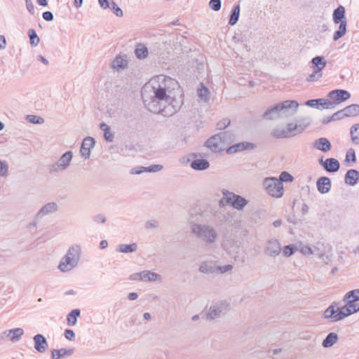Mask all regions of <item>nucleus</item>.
<instances>
[{
	"label": "nucleus",
	"instance_id": "obj_1",
	"mask_svg": "<svg viewBox=\"0 0 359 359\" xmlns=\"http://www.w3.org/2000/svg\"><path fill=\"white\" fill-rule=\"evenodd\" d=\"M144 107L154 114L170 116L182 105V92L178 81L165 75L152 77L142 88Z\"/></svg>",
	"mask_w": 359,
	"mask_h": 359
},
{
	"label": "nucleus",
	"instance_id": "obj_2",
	"mask_svg": "<svg viewBox=\"0 0 359 359\" xmlns=\"http://www.w3.org/2000/svg\"><path fill=\"white\" fill-rule=\"evenodd\" d=\"M81 256V248L79 245L70 247L67 254L62 258L58 269L62 272H68L76 266Z\"/></svg>",
	"mask_w": 359,
	"mask_h": 359
},
{
	"label": "nucleus",
	"instance_id": "obj_3",
	"mask_svg": "<svg viewBox=\"0 0 359 359\" xmlns=\"http://www.w3.org/2000/svg\"><path fill=\"white\" fill-rule=\"evenodd\" d=\"M352 314L351 309L346 305L339 307L337 303L333 302L325 310L323 316L325 318L334 323Z\"/></svg>",
	"mask_w": 359,
	"mask_h": 359
},
{
	"label": "nucleus",
	"instance_id": "obj_4",
	"mask_svg": "<svg viewBox=\"0 0 359 359\" xmlns=\"http://www.w3.org/2000/svg\"><path fill=\"white\" fill-rule=\"evenodd\" d=\"M191 229L193 234L208 243H214L217 237L215 229L209 225L194 224Z\"/></svg>",
	"mask_w": 359,
	"mask_h": 359
},
{
	"label": "nucleus",
	"instance_id": "obj_5",
	"mask_svg": "<svg viewBox=\"0 0 359 359\" xmlns=\"http://www.w3.org/2000/svg\"><path fill=\"white\" fill-rule=\"evenodd\" d=\"M263 185L266 192L274 198H280L283 195V185L278 178L271 177L264 180Z\"/></svg>",
	"mask_w": 359,
	"mask_h": 359
},
{
	"label": "nucleus",
	"instance_id": "obj_6",
	"mask_svg": "<svg viewBox=\"0 0 359 359\" xmlns=\"http://www.w3.org/2000/svg\"><path fill=\"white\" fill-rule=\"evenodd\" d=\"M222 194L224 197L221 202H222L223 200H225L226 204L231 205L236 210H243L248 203V201L243 196L235 194L228 190H224Z\"/></svg>",
	"mask_w": 359,
	"mask_h": 359
},
{
	"label": "nucleus",
	"instance_id": "obj_7",
	"mask_svg": "<svg viewBox=\"0 0 359 359\" xmlns=\"http://www.w3.org/2000/svg\"><path fill=\"white\" fill-rule=\"evenodd\" d=\"M351 97V93L342 89H337L330 91L327 95L331 109H334L339 104L346 101Z\"/></svg>",
	"mask_w": 359,
	"mask_h": 359
},
{
	"label": "nucleus",
	"instance_id": "obj_8",
	"mask_svg": "<svg viewBox=\"0 0 359 359\" xmlns=\"http://www.w3.org/2000/svg\"><path fill=\"white\" fill-rule=\"evenodd\" d=\"M229 304L226 301H221L213 304L205 313L207 320H214L224 315L229 309Z\"/></svg>",
	"mask_w": 359,
	"mask_h": 359
},
{
	"label": "nucleus",
	"instance_id": "obj_9",
	"mask_svg": "<svg viewBox=\"0 0 359 359\" xmlns=\"http://www.w3.org/2000/svg\"><path fill=\"white\" fill-rule=\"evenodd\" d=\"M358 116H359V104H353L333 114L331 120L335 121Z\"/></svg>",
	"mask_w": 359,
	"mask_h": 359
},
{
	"label": "nucleus",
	"instance_id": "obj_10",
	"mask_svg": "<svg viewBox=\"0 0 359 359\" xmlns=\"http://www.w3.org/2000/svg\"><path fill=\"white\" fill-rule=\"evenodd\" d=\"M73 157L72 151H67L62 155L59 160L50 165V172H56L66 170L70 165Z\"/></svg>",
	"mask_w": 359,
	"mask_h": 359
},
{
	"label": "nucleus",
	"instance_id": "obj_11",
	"mask_svg": "<svg viewBox=\"0 0 359 359\" xmlns=\"http://www.w3.org/2000/svg\"><path fill=\"white\" fill-rule=\"evenodd\" d=\"M205 146L214 153H221L226 149L222 136H210L205 142Z\"/></svg>",
	"mask_w": 359,
	"mask_h": 359
},
{
	"label": "nucleus",
	"instance_id": "obj_12",
	"mask_svg": "<svg viewBox=\"0 0 359 359\" xmlns=\"http://www.w3.org/2000/svg\"><path fill=\"white\" fill-rule=\"evenodd\" d=\"M189 157L195 158L191 162L190 167L197 171H203L207 170L210 167V163L208 160L203 158H197L198 157H202L201 153H190Z\"/></svg>",
	"mask_w": 359,
	"mask_h": 359
},
{
	"label": "nucleus",
	"instance_id": "obj_13",
	"mask_svg": "<svg viewBox=\"0 0 359 359\" xmlns=\"http://www.w3.org/2000/svg\"><path fill=\"white\" fill-rule=\"evenodd\" d=\"M309 123L305 120H297L288 123L285 132L302 133L308 127Z\"/></svg>",
	"mask_w": 359,
	"mask_h": 359
},
{
	"label": "nucleus",
	"instance_id": "obj_14",
	"mask_svg": "<svg viewBox=\"0 0 359 359\" xmlns=\"http://www.w3.org/2000/svg\"><path fill=\"white\" fill-rule=\"evenodd\" d=\"M95 143V140L92 136H86V138L83 139L80 149L81 157L84 159H88L90 158L91 149L93 148Z\"/></svg>",
	"mask_w": 359,
	"mask_h": 359
},
{
	"label": "nucleus",
	"instance_id": "obj_15",
	"mask_svg": "<svg viewBox=\"0 0 359 359\" xmlns=\"http://www.w3.org/2000/svg\"><path fill=\"white\" fill-rule=\"evenodd\" d=\"M320 164L328 172H336L340 168V163L336 158H328L323 161V158L319 160Z\"/></svg>",
	"mask_w": 359,
	"mask_h": 359
},
{
	"label": "nucleus",
	"instance_id": "obj_16",
	"mask_svg": "<svg viewBox=\"0 0 359 359\" xmlns=\"http://www.w3.org/2000/svg\"><path fill=\"white\" fill-rule=\"evenodd\" d=\"M128 60L126 55H118L112 60L111 67L116 72H121L127 69Z\"/></svg>",
	"mask_w": 359,
	"mask_h": 359
},
{
	"label": "nucleus",
	"instance_id": "obj_17",
	"mask_svg": "<svg viewBox=\"0 0 359 359\" xmlns=\"http://www.w3.org/2000/svg\"><path fill=\"white\" fill-rule=\"evenodd\" d=\"M33 340L34 344V347L38 353H43L47 351L48 344L43 334H36L34 336Z\"/></svg>",
	"mask_w": 359,
	"mask_h": 359
},
{
	"label": "nucleus",
	"instance_id": "obj_18",
	"mask_svg": "<svg viewBox=\"0 0 359 359\" xmlns=\"http://www.w3.org/2000/svg\"><path fill=\"white\" fill-rule=\"evenodd\" d=\"M282 114L294 113L299 107V103L292 100H287L278 103Z\"/></svg>",
	"mask_w": 359,
	"mask_h": 359
},
{
	"label": "nucleus",
	"instance_id": "obj_19",
	"mask_svg": "<svg viewBox=\"0 0 359 359\" xmlns=\"http://www.w3.org/2000/svg\"><path fill=\"white\" fill-rule=\"evenodd\" d=\"M265 252L270 257H275L278 256L281 252V247L278 241L276 239L269 240Z\"/></svg>",
	"mask_w": 359,
	"mask_h": 359
},
{
	"label": "nucleus",
	"instance_id": "obj_20",
	"mask_svg": "<svg viewBox=\"0 0 359 359\" xmlns=\"http://www.w3.org/2000/svg\"><path fill=\"white\" fill-rule=\"evenodd\" d=\"M255 147V144L251 142H243L235 144L232 146L229 147L226 149V152L228 154H236L238 151H242L247 149H252Z\"/></svg>",
	"mask_w": 359,
	"mask_h": 359
},
{
	"label": "nucleus",
	"instance_id": "obj_21",
	"mask_svg": "<svg viewBox=\"0 0 359 359\" xmlns=\"http://www.w3.org/2000/svg\"><path fill=\"white\" fill-rule=\"evenodd\" d=\"M316 187L318 191L320 194H327L328 193L332 187L331 181L327 177H320L318 179L316 182Z\"/></svg>",
	"mask_w": 359,
	"mask_h": 359
},
{
	"label": "nucleus",
	"instance_id": "obj_22",
	"mask_svg": "<svg viewBox=\"0 0 359 359\" xmlns=\"http://www.w3.org/2000/svg\"><path fill=\"white\" fill-rule=\"evenodd\" d=\"M281 114L278 104L277 103L267 109L263 114L262 116L265 120H273L278 118Z\"/></svg>",
	"mask_w": 359,
	"mask_h": 359
},
{
	"label": "nucleus",
	"instance_id": "obj_23",
	"mask_svg": "<svg viewBox=\"0 0 359 359\" xmlns=\"http://www.w3.org/2000/svg\"><path fill=\"white\" fill-rule=\"evenodd\" d=\"M313 147L322 152H327L331 149L332 144L327 138L320 137L313 143Z\"/></svg>",
	"mask_w": 359,
	"mask_h": 359
},
{
	"label": "nucleus",
	"instance_id": "obj_24",
	"mask_svg": "<svg viewBox=\"0 0 359 359\" xmlns=\"http://www.w3.org/2000/svg\"><path fill=\"white\" fill-rule=\"evenodd\" d=\"M57 205L55 202H50L44 205L36 213V217L41 218L43 216L53 213L57 210Z\"/></svg>",
	"mask_w": 359,
	"mask_h": 359
},
{
	"label": "nucleus",
	"instance_id": "obj_25",
	"mask_svg": "<svg viewBox=\"0 0 359 359\" xmlns=\"http://www.w3.org/2000/svg\"><path fill=\"white\" fill-rule=\"evenodd\" d=\"M74 352V348L53 349L51 351V359H62L67 356H71Z\"/></svg>",
	"mask_w": 359,
	"mask_h": 359
},
{
	"label": "nucleus",
	"instance_id": "obj_26",
	"mask_svg": "<svg viewBox=\"0 0 359 359\" xmlns=\"http://www.w3.org/2000/svg\"><path fill=\"white\" fill-rule=\"evenodd\" d=\"M359 180V172L355 169L348 170L344 177L345 183L350 185H355Z\"/></svg>",
	"mask_w": 359,
	"mask_h": 359
},
{
	"label": "nucleus",
	"instance_id": "obj_27",
	"mask_svg": "<svg viewBox=\"0 0 359 359\" xmlns=\"http://www.w3.org/2000/svg\"><path fill=\"white\" fill-rule=\"evenodd\" d=\"M24 330L22 328L18 327L8 330H6L3 332V334L9 337L11 341L16 342L20 340V337L23 335Z\"/></svg>",
	"mask_w": 359,
	"mask_h": 359
},
{
	"label": "nucleus",
	"instance_id": "obj_28",
	"mask_svg": "<svg viewBox=\"0 0 359 359\" xmlns=\"http://www.w3.org/2000/svg\"><path fill=\"white\" fill-rule=\"evenodd\" d=\"M345 13V8L343 6H339L333 12V22L337 25L341 22H347Z\"/></svg>",
	"mask_w": 359,
	"mask_h": 359
},
{
	"label": "nucleus",
	"instance_id": "obj_29",
	"mask_svg": "<svg viewBox=\"0 0 359 359\" xmlns=\"http://www.w3.org/2000/svg\"><path fill=\"white\" fill-rule=\"evenodd\" d=\"M135 55L139 60H144L149 55V49L144 43H138L135 46Z\"/></svg>",
	"mask_w": 359,
	"mask_h": 359
},
{
	"label": "nucleus",
	"instance_id": "obj_30",
	"mask_svg": "<svg viewBox=\"0 0 359 359\" xmlns=\"http://www.w3.org/2000/svg\"><path fill=\"white\" fill-rule=\"evenodd\" d=\"M311 63L313 66V70L320 72L326 67L327 65V62L323 56L314 57L311 60Z\"/></svg>",
	"mask_w": 359,
	"mask_h": 359
},
{
	"label": "nucleus",
	"instance_id": "obj_31",
	"mask_svg": "<svg viewBox=\"0 0 359 359\" xmlns=\"http://www.w3.org/2000/svg\"><path fill=\"white\" fill-rule=\"evenodd\" d=\"M339 25L338 29L333 34L332 39L334 41L344 36L347 32V22H341Z\"/></svg>",
	"mask_w": 359,
	"mask_h": 359
},
{
	"label": "nucleus",
	"instance_id": "obj_32",
	"mask_svg": "<svg viewBox=\"0 0 359 359\" xmlns=\"http://www.w3.org/2000/svg\"><path fill=\"white\" fill-rule=\"evenodd\" d=\"M339 337L335 332L329 333L323 341L322 345L324 348H329L332 346L337 342Z\"/></svg>",
	"mask_w": 359,
	"mask_h": 359
},
{
	"label": "nucleus",
	"instance_id": "obj_33",
	"mask_svg": "<svg viewBox=\"0 0 359 359\" xmlns=\"http://www.w3.org/2000/svg\"><path fill=\"white\" fill-rule=\"evenodd\" d=\"M137 249V245L135 243L131 244H121L118 245L116 250L121 253L134 252Z\"/></svg>",
	"mask_w": 359,
	"mask_h": 359
},
{
	"label": "nucleus",
	"instance_id": "obj_34",
	"mask_svg": "<svg viewBox=\"0 0 359 359\" xmlns=\"http://www.w3.org/2000/svg\"><path fill=\"white\" fill-rule=\"evenodd\" d=\"M160 278H161L160 275H158V273H156L155 272H151L150 271H142V281L151 282V281H155Z\"/></svg>",
	"mask_w": 359,
	"mask_h": 359
},
{
	"label": "nucleus",
	"instance_id": "obj_35",
	"mask_svg": "<svg viewBox=\"0 0 359 359\" xmlns=\"http://www.w3.org/2000/svg\"><path fill=\"white\" fill-rule=\"evenodd\" d=\"M81 311L79 309H73L67 316L69 326H74L76 324L77 318L80 316Z\"/></svg>",
	"mask_w": 359,
	"mask_h": 359
},
{
	"label": "nucleus",
	"instance_id": "obj_36",
	"mask_svg": "<svg viewBox=\"0 0 359 359\" xmlns=\"http://www.w3.org/2000/svg\"><path fill=\"white\" fill-rule=\"evenodd\" d=\"M25 120L29 123L41 125L45 121L44 118L40 116L34 114H27L25 116Z\"/></svg>",
	"mask_w": 359,
	"mask_h": 359
},
{
	"label": "nucleus",
	"instance_id": "obj_37",
	"mask_svg": "<svg viewBox=\"0 0 359 359\" xmlns=\"http://www.w3.org/2000/svg\"><path fill=\"white\" fill-rule=\"evenodd\" d=\"M199 271L204 273H213L217 272V266L207 262H203L199 266Z\"/></svg>",
	"mask_w": 359,
	"mask_h": 359
},
{
	"label": "nucleus",
	"instance_id": "obj_38",
	"mask_svg": "<svg viewBox=\"0 0 359 359\" xmlns=\"http://www.w3.org/2000/svg\"><path fill=\"white\" fill-rule=\"evenodd\" d=\"M240 11L241 8L239 5H236L233 7L229 21V25H234L236 24L240 16Z\"/></svg>",
	"mask_w": 359,
	"mask_h": 359
},
{
	"label": "nucleus",
	"instance_id": "obj_39",
	"mask_svg": "<svg viewBox=\"0 0 359 359\" xmlns=\"http://www.w3.org/2000/svg\"><path fill=\"white\" fill-rule=\"evenodd\" d=\"M28 35L29 37V42L31 46L34 47L37 46L39 44L40 39L36 34L35 30L29 29L28 32Z\"/></svg>",
	"mask_w": 359,
	"mask_h": 359
},
{
	"label": "nucleus",
	"instance_id": "obj_40",
	"mask_svg": "<svg viewBox=\"0 0 359 359\" xmlns=\"http://www.w3.org/2000/svg\"><path fill=\"white\" fill-rule=\"evenodd\" d=\"M351 299L353 301H359V289H355L348 292L344 297V300Z\"/></svg>",
	"mask_w": 359,
	"mask_h": 359
},
{
	"label": "nucleus",
	"instance_id": "obj_41",
	"mask_svg": "<svg viewBox=\"0 0 359 359\" xmlns=\"http://www.w3.org/2000/svg\"><path fill=\"white\" fill-rule=\"evenodd\" d=\"M345 163H354L356 161V156L355 152L353 149H349L346 151V157H345Z\"/></svg>",
	"mask_w": 359,
	"mask_h": 359
},
{
	"label": "nucleus",
	"instance_id": "obj_42",
	"mask_svg": "<svg viewBox=\"0 0 359 359\" xmlns=\"http://www.w3.org/2000/svg\"><path fill=\"white\" fill-rule=\"evenodd\" d=\"M344 301L346 302V305L349 309H351L353 314L359 311V304H357L355 301L349 299Z\"/></svg>",
	"mask_w": 359,
	"mask_h": 359
},
{
	"label": "nucleus",
	"instance_id": "obj_43",
	"mask_svg": "<svg viewBox=\"0 0 359 359\" xmlns=\"http://www.w3.org/2000/svg\"><path fill=\"white\" fill-rule=\"evenodd\" d=\"M315 102L320 107V109H331L328 98L316 99V102Z\"/></svg>",
	"mask_w": 359,
	"mask_h": 359
},
{
	"label": "nucleus",
	"instance_id": "obj_44",
	"mask_svg": "<svg viewBox=\"0 0 359 359\" xmlns=\"http://www.w3.org/2000/svg\"><path fill=\"white\" fill-rule=\"evenodd\" d=\"M294 180L293 176L286 171H283L280 173L278 180L283 184V182H291Z\"/></svg>",
	"mask_w": 359,
	"mask_h": 359
},
{
	"label": "nucleus",
	"instance_id": "obj_45",
	"mask_svg": "<svg viewBox=\"0 0 359 359\" xmlns=\"http://www.w3.org/2000/svg\"><path fill=\"white\" fill-rule=\"evenodd\" d=\"M230 123H231V121L229 118H222V120L219 121L217 123V124H216L217 129L220 130H224L229 126Z\"/></svg>",
	"mask_w": 359,
	"mask_h": 359
},
{
	"label": "nucleus",
	"instance_id": "obj_46",
	"mask_svg": "<svg viewBox=\"0 0 359 359\" xmlns=\"http://www.w3.org/2000/svg\"><path fill=\"white\" fill-rule=\"evenodd\" d=\"M296 250L293 245H288L283 248V252L285 257H290L295 252Z\"/></svg>",
	"mask_w": 359,
	"mask_h": 359
},
{
	"label": "nucleus",
	"instance_id": "obj_47",
	"mask_svg": "<svg viewBox=\"0 0 359 359\" xmlns=\"http://www.w3.org/2000/svg\"><path fill=\"white\" fill-rule=\"evenodd\" d=\"M209 90L207 88L204 86H201L198 90V95L203 100H207L208 97Z\"/></svg>",
	"mask_w": 359,
	"mask_h": 359
},
{
	"label": "nucleus",
	"instance_id": "obj_48",
	"mask_svg": "<svg viewBox=\"0 0 359 359\" xmlns=\"http://www.w3.org/2000/svg\"><path fill=\"white\" fill-rule=\"evenodd\" d=\"M8 165L6 162L0 161V177H6L8 175Z\"/></svg>",
	"mask_w": 359,
	"mask_h": 359
},
{
	"label": "nucleus",
	"instance_id": "obj_49",
	"mask_svg": "<svg viewBox=\"0 0 359 359\" xmlns=\"http://www.w3.org/2000/svg\"><path fill=\"white\" fill-rule=\"evenodd\" d=\"M209 7L214 11H218L221 8V0H210Z\"/></svg>",
	"mask_w": 359,
	"mask_h": 359
},
{
	"label": "nucleus",
	"instance_id": "obj_50",
	"mask_svg": "<svg viewBox=\"0 0 359 359\" xmlns=\"http://www.w3.org/2000/svg\"><path fill=\"white\" fill-rule=\"evenodd\" d=\"M99 5L101 8L106 10L111 7V4H114V1L113 0H97Z\"/></svg>",
	"mask_w": 359,
	"mask_h": 359
},
{
	"label": "nucleus",
	"instance_id": "obj_51",
	"mask_svg": "<svg viewBox=\"0 0 359 359\" xmlns=\"http://www.w3.org/2000/svg\"><path fill=\"white\" fill-rule=\"evenodd\" d=\"M111 7L110 8V9L114 12V13L116 15V16L117 17H123V11L117 6V4L114 2V4H111Z\"/></svg>",
	"mask_w": 359,
	"mask_h": 359
},
{
	"label": "nucleus",
	"instance_id": "obj_52",
	"mask_svg": "<svg viewBox=\"0 0 359 359\" xmlns=\"http://www.w3.org/2000/svg\"><path fill=\"white\" fill-rule=\"evenodd\" d=\"M163 165H160V164H155V165H151L145 167L146 172H155L160 171L163 169Z\"/></svg>",
	"mask_w": 359,
	"mask_h": 359
},
{
	"label": "nucleus",
	"instance_id": "obj_53",
	"mask_svg": "<svg viewBox=\"0 0 359 359\" xmlns=\"http://www.w3.org/2000/svg\"><path fill=\"white\" fill-rule=\"evenodd\" d=\"M322 74H320V72L313 70V72L307 77L306 81L312 82L320 78Z\"/></svg>",
	"mask_w": 359,
	"mask_h": 359
},
{
	"label": "nucleus",
	"instance_id": "obj_54",
	"mask_svg": "<svg viewBox=\"0 0 359 359\" xmlns=\"http://www.w3.org/2000/svg\"><path fill=\"white\" fill-rule=\"evenodd\" d=\"M232 269L233 266L231 264H226L222 266H217V272L224 273L229 271H231Z\"/></svg>",
	"mask_w": 359,
	"mask_h": 359
},
{
	"label": "nucleus",
	"instance_id": "obj_55",
	"mask_svg": "<svg viewBox=\"0 0 359 359\" xmlns=\"http://www.w3.org/2000/svg\"><path fill=\"white\" fill-rule=\"evenodd\" d=\"M145 226L147 229H156L158 227V222L156 219H151L146 222Z\"/></svg>",
	"mask_w": 359,
	"mask_h": 359
},
{
	"label": "nucleus",
	"instance_id": "obj_56",
	"mask_svg": "<svg viewBox=\"0 0 359 359\" xmlns=\"http://www.w3.org/2000/svg\"><path fill=\"white\" fill-rule=\"evenodd\" d=\"M100 128L102 130V132L104 133V135H111V128L107 123H100Z\"/></svg>",
	"mask_w": 359,
	"mask_h": 359
},
{
	"label": "nucleus",
	"instance_id": "obj_57",
	"mask_svg": "<svg viewBox=\"0 0 359 359\" xmlns=\"http://www.w3.org/2000/svg\"><path fill=\"white\" fill-rule=\"evenodd\" d=\"M65 337L69 341H74L75 339V333L72 330L67 329L65 330Z\"/></svg>",
	"mask_w": 359,
	"mask_h": 359
},
{
	"label": "nucleus",
	"instance_id": "obj_58",
	"mask_svg": "<svg viewBox=\"0 0 359 359\" xmlns=\"http://www.w3.org/2000/svg\"><path fill=\"white\" fill-rule=\"evenodd\" d=\"M144 172H146V168L144 166H137L131 170L130 173L133 175H140Z\"/></svg>",
	"mask_w": 359,
	"mask_h": 359
},
{
	"label": "nucleus",
	"instance_id": "obj_59",
	"mask_svg": "<svg viewBox=\"0 0 359 359\" xmlns=\"http://www.w3.org/2000/svg\"><path fill=\"white\" fill-rule=\"evenodd\" d=\"M93 219L95 222H96L97 224L104 223L107 220L105 216L102 214H98V215H95L93 217Z\"/></svg>",
	"mask_w": 359,
	"mask_h": 359
},
{
	"label": "nucleus",
	"instance_id": "obj_60",
	"mask_svg": "<svg viewBox=\"0 0 359 359\" xmlns=\"http://www.w3.org/2000/svg\"><path fill=\"white\" fill-rule=\"evenodd\" d=\"M25 4H26V7H27V9L28 10V11L31 14H34V6L32 4V0H25Z\"/></svg>",
	"mask_w": 359,
	"mask_h": 359
},
{
	"label": "nucleus",
	"instance_id": "obj_61",
	"mask_svg": "<svg viewBox=\"0 0 359 359\" xmlns=\"http://www.w3.org/2000/svg\"><path fill=\"white\" fill-rule=\"evenodd\" d=\"M301 252L304 255H313V250L311 249V247H309L308 245L303 246L302 248V249H301Z\"/></svg>",
	"mask_w": 359,
	"mask_h": 359
},
{
	"label": "nucleus",
	"instance_id": "obj_62",
	"mask_svg": "<svg viewBox=\"0 0 359 359\" xmlns=\"http://www.w3.org/2000/svg\"><path fill=\"white\" fill-rule=\"evenodd\" d=\"M315 102H316V100H310L306 101L305 104L309 107L320 109V107H318Z\"/></svg>",
	"mask_w": 359,
	"mask_h": 359
},
{
	"label": "nucleus",
	"instance_id": "obj_63",
	"mask_svg": "<svg viewBox=\"0 0 359 359\" xmlns=\"http://www.w3.org/2000/svg\"><path fill=\"white\" fill-rule=\"evenodd\" d=\"M43 18L46 21H51L53 19V15L50 11H46L43 13Z\"/></svg>",
	"mask_w": 359,
	"mask_h": 359
},
{
	"label": "nucleus",
	"instance_id": "obj_64",
	"mask_svg": "<svg viewBox=\"0 0 359 359\" xmlns=\"http://www.w3.org/2000/svg\"><path fill=\"white\" fill-rule=\"evenodd\" d=\"M351 135H359V123L353 125L350 130Z\"/></svg>",
	"mask_w": 359,
	"mask_h": 359
}]
</instances>
